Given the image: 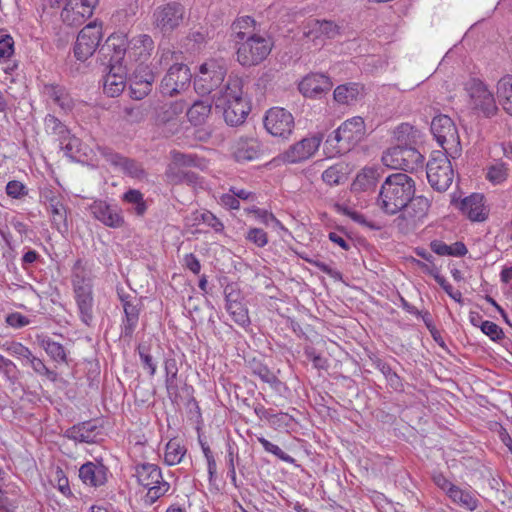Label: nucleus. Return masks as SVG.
Here are the masks:
<instances>
[{"label":"nucleus","mask_w":512,"mask_h":512,"mask_svg":"<svg viewBox=\"0 0 512 512\" xmlns=\"http://www.w3.org/2000/svg\"><path fill=\"white\" fill-rule=\"evenodd\" d=\"M416 192L415 181L405 173L391 174L381 185L377 206L387 215H396Z\"/></svg>","instance_id":"1"},{"label":"nucleus","mask_w":512,"mask_h":512,"mask_svg":"<svg viewBox=\"0 0 512 512\" xmlns=\"http://www.w3.org/2000/svg\"><path fill=\"white\" fill-rule=\"evenodd\" d=\"M134 470L137 483L148 490L144 497L145 504L152 505L169 491L170 484L164 481L161 469L157 465L139 463L135 465Z\"/></svg>","instance_id":"2"},{"label":"nucleus","mask_w":512,"mask_h":512,"mask_svg":"<svg viewBox=\"0 0 512 512\" xmlns=\"http://www.w3.org/2000/svg\"><path fill=\"white\" fill-rule=\"evenodd\" d=\"M449 156L442 151H433L426 165L428 182L438 192L446 191L454 179V170Z\"/></svg>","instance_id":"3"},{"label":"nucleus","mask_w":512,"mask_h":512,"mask_svg":"<svg viewBox=\"0 0 512 512\" xmlns=\"http://www.w3.org/2000/svg\"><path fill=\"white\" fill-rule=\"evenodd\" d=\"M237 44V61L242 66L258 65L266 59L272 49L270 39L258 34L249 35Z\"/></svg>","instance_id":"4"},{"label":"nucleus","mask_w":512,"mask_h":512,"mask_svg":"<svg viewBox=\"0 0 512 512\" xmlns=\"http://www.w3.org/2000/svg\"><path fill=\"white\" fill-rule=\"evenodd\" d=\"M431 132L444 153L449 154L452 158L459 154L461 151L460 137L454 122L449 116L438 115L434 117L431 122Z\"/></svg>","instance_id":"5"},{"label":"nucleus","mask_w":512,"mask_h":512,"mask_svg":"<svg viewBox=\"0 0 512 512\" xmlns=\"http://www.w3.org/2000/svg\"><path fill=\"white\" fill-rule=\"evenodd\" d=\"M227 74L223 63L209 60L199 67V73L194 79L195 91L205 95L216 92L222 85Z\"/></svg>","instance_id":"6"},{"label":"nucleus","mask_w":512,"mask_h":512,"mask_svg":"<svg viewBox=\"0 0 512 512\" xmlns=\"http://www.w3.org/2000/svg\"><path fill=\"white\" fill-rule=\"evenodd\" d=\"M423 161V155L410 146H394L387 149L382 155V162L385 166L410 172L422 167Z\"/></svg>","instance_id":"7"},{"label":"nucleus","mask_w":512,"mask_h":512,"mask_svg":"<svg viewBox=\"0 0 512 512\" xmlns=\"http://www.w3.org/2000/svg\"><path fill=\"white\" fill-rule=\"evenodd\" d=\"M431 207V200L423 195L413 196L407 205L399 212L395 219L397 227L401 230L416 228L424 223Z\"/></svg>","instance_id":"8"},{"label":"nucleus","mask_w":512,"mask_h":512,"mask_svg":"<svg viewBox=\"0 0 512 512\" xmlns=\"http://www.w3.org/2000/svg\"><path fill=\"white\" fill-rule=\"evenodd\" d=\"M103 37L102 24L97 21L87 24L78 33L74 44V56L77 60L84 62L89 59L99 47Z\"/></svg>","instance_id":"9"},{"label":"nucleus","mask_w":512,"mask_h":512,"mask_svg":"<svg viewBox=\"0 0 512 512\" xmlns=\"http://www.w3.org/2000/svg\"><path fill=\"white\" fill-rule=\"evenodd\" d=\"M184 13V7L176 2L159 6L153 13V26L164 35L171 33L182 23Z\"/></svg>","instance_id":"10"},{"label":"nucleus","mask_w":512,"mask_h":512,"mask_svg":"<svg viewBox=\"0 0 512 512\" xmlns=\"http://www.w3.org/2000/svg\"><path fill=\"white\" fill-rule=\"evenodd\" d=\"M191 79L192 74L187 65L173 63L161 81L160 91L163 95L174 96L186 90Z\"/></svg>","instance_id":"11"},{"label":"nucleus","mask_w":512,"mask_h":512,"mask_svg":"<svg viewBox=\"0 0 512 512\" xmlns=\"http://www.w3.org/2000/svg\"><path fill=\"white\" fill-rule=\"evenodd\" d=\"M264 126L274 137L286 139L294 130V117L284 108H270L264 118Z\"/></svg>","instance_id":"12"},{"label":"nucleus","mask_w":512,"mask_h":512,"mask_svg":"<svg viewBox=\"0 0 512 512\" xmlns=\"http://www.w3.org/2000/svg\"><path fill=\"white\" fill-rule=\"evenodd\" d=\"M98 0H67L61 19L68 26H80L93 15Z\"/></svg>","instance_id":"13"},{"label":"nucleus","mask_w":512,"mask_h":512,"mask_svg":"<svg viewBox=\"0 0 512 512\" xmlns=\"http://www.w3.org/2000/svg\"><path fill=\"white\" fill-rule=\"evenodd\" d=\"M467 89L473 109L481 111L485 117H492L497 113L494 96L482 82L473 80Z\"/></svg>","instance_id":"14"},{"label":"nucleus","mask_w":512,"mask_h":512,"mask_svg":"<svg viewBox=\"0 0 512 512\" xmlns=\"http://www.w3.org/2000/svg\"><path fill=\"white\" fill-rule=\"evenodd\" d=\"M128 49L129 42L126 35L112 34L100 48L99 53L105 58L109 57L108 63L112 65V69L121 70L122 62L126 53H128Z\"/></svg>","instance_id":"15"},{"label":"nucleus","mask_w":512,"mask_h":512,"mask_svg":"<svg viewBox=\"0 0 512 512\" xmlns=\"http://www.w3.org/2000/svg\"><path fill=\"white\" fill-rule=\"evenodd\" d=\"M242 100H245L243 97V80L236 75H229L226 82L212 95L215 108Z\"/></svg>","instance_id":"16"},{"label":"nucleus","mask_w":512,"mask_h":512,"mask_svg":"<svg viewBox=\"0 0 512 512\" xmlns=\"http://www.w3.org/2000/svg\"><path fill=\"white\" fill-rule=\"evenodd\" d=\"M100 151L107 162L120 169L125 175L137 180L146 178L147 173L140 162L124 157L109 148H102Z\"/></svg>","instance_id":"17"},{"label":"nucleus","mask_w":512,"mask_h":512,"mask_svg":"<svg viewBox=\"0 0 512 512\" xmlns=\"http://www.w3.org/2000/svg\"><path fill=\"white\" fill-rule=\"evenodd\" d=\"M90 211L95 219L110 228H121L125 224L124 216L117 205L97 200L90 205Z\"/></svg>","instance_id":"18"},{"label":"nucleus","mask_w":512,"mask_h":512,"mask_svg":"<svg viewBox=\"0 0 512 512\" xmlns=\"http://www.w3.org/2000/svg\"><path fill=\"white\" fill-rule=\"evenodd\" d=\"M322 139L323 137L319 133L303 138L285 151L284 159L289 163L307 160L318 150Z\"/></svg>","instance_id":"19"},{"label":"nucleus","mask_w":512,"mask_h":512,"mask_svg":"<svg viewBox=\"0 0 512 512\" xmlns=\"http://www.w3.org/2000/svg\"><path fill=\"white\" fill-rule=\"evenodd\" d=\"M337 130L343 143L342 150L348 151L359 143L366 133L364 120L359 116L346 120Z\"/></svg>","instance_id":"20"},{"label":"nucleus","mask_w":512,"mask_h":512,"mask_svg":"<svg viewBox=\"0 0 512 512\" xmlns=\"http://www.w3.org/2000/svg\"><path fill=\"white\" fill-rule=\"evenodd\" d=\"M108 468L99 461H88L79 468L80 480L89 487H100L107 482Z\"/></svg>","instance_id":"21"},{"label":"nucleus","mask_w":512,"mask_h":512,"mask_svg":"<svg viewBox=\"0 0 512 512\" xmlns=\"http://www.w3.org/2000/svg\"><path fill=\"white\" fill-rule=\"evenodd\" d=\"M101 428L93 421H84L67 429L64 436L70 440L80 443H96Z\"/></svg>","instance_id":"22"},{"label":"nucleus","mask_w":512,"mask_h":512,"mask_svg":"<svg viewBox=\"0 0 512 512\" xmlns=\"http://www.w3.org/2000/svg\"><path fill=\"white\" fill-rule=\"evenodd\" d=\"M458 207L471 221L482 222L488 215L484 206V196L478 193L461 200Z\"/></svg>","instance_id":"23"},{"label":"nucleus","mask_w":512,"mask_h":512,"mask_svg":"<svg viewBox=\"0 0 512 512\" xmlns=\"http://www.w3.org/2000/svg\"><path fill=\"white\" fill-rule=\"evenodd\" d=\"M331 87L332 82L329 77L323 74L308 75L299 83V91L305 97H315L329 91Z\"/></svg>","instance_id":"24"},{"label":"nucleus","mask_w":512,"mask_h":512,"mask_svg":"<svg viewBox=\"0 0 512 512\" xmlns=\"http://www.w3.org/2000/svg\"><path fill=\"white\" fill-rule=\"evenodd\" d=\"M46 207L51 215V222L61 234L68 232L67 210L58 196H45Z\"/></svg>","instance_id":"25"},{"label":"nucleus","mask_w":512,"mask_h":512,"mask_svg":"<svg viewBox=\"0 0 512 512\" xmlns=\"http://www.w3.org/2000/svg\"><path fill=\"white\" fill-rule=\"evenodd\" d=\"M215 109L222 112L224 120L229 126H238L244 123L250 112V105L245 99L238 102H230L224 107Z\"/></svg>","instance_id":"26"},{"label":"nucleus","mask_w":512,"mask_h":512,"mask_svg":"<svg viewBox=\"0 0 512 512\" xmlns=\"http://www.w3.org/2000/svg\"><path fill=\"white\" fill-rule=\"evenodd\" d=\"M141 303L134 299L132 303H125L123 307L124 317L121 323V337L131 339L139 323Z\"/></svg>","instance_id":"27"},{"label":"nucleus","mask_w":512,"mask_h":512,"mask_svg":"<svg viewBox=\"0 0 512 512\" xmlns=\"http://www.w3.org/2000/svg\"><path fill=\"white\" fill-rule=\"evenodd\" d=\"M261 144L255 138H239L235 144L234 157L237 162L252 161L259 158Z\"/></svg>","instance_id":"28"},{"label":"nucleus","mask_w":512,"mask_h":512,"mask_svg":"<svg viewBox=\"0 0 512 512\" xmlns=\"http://www.w3.org/2000/svg\"><path fill=\"white\" fill-rule=\"evenodd\" d=\"M154 49V41L147 34H140L129 42L128 56L136 61H145Z\"/></svg>","instance_id":"29"},{"label":"nucleus","mask_w":512,"mask_h":512,"mask_svg":"<svg viewBox=\"0 0 512 512\" xmlns=\"http://www.w3.org/2000/svg\"><path fill=\"white\" fill-rule=\"evenodd\" d=\"M74 294L81 321L87 326L91 325L94 304L92 289H82L79 287Z\"/></svg>","instance_id":"30"},{"label":"nucleus","mask_w":512,"mask_h":512,"mask_svg":"<svg viewBox=\"0 0 512 512\" xmlns=\"http://www.w3.org/2000/svg\"><path fill=\"white\" fill-rule=\"evenodd\" d=\"M42 92L64 111H69L74 106L73 98L63 86L45 84Z\"/></svg>","instance_id":"31"},{"label":"nucleus","mask_w":512,"mask_h":512,"mask_svg":"<svg viewBox=\"0 0 512 512\" xmlns=\"http://www.w3.org/2000/svg\"><path fill=\"white\" fill-rule=\"evenodd\" d=\"M110 71L104 77L103 89L104 92L110 97H116L120 95L126 85V76L121 66V70L112 69V65H109Z\"/></svg>","instance_id":"32"},{"label":"nucleus","mask_w":512,"mask_h":512,"mask_svg":"<svg viewBox=\"0 0 512 512\" xmlns=\"http://www.w3.org/2000/svg\"><path fill=\"white\" fill-rule=\"evenodd\" d=\"M378 171L372 167L363 168L354 179L351 190L353 192H366L375 188L378 182Z\"/></svg>","instance_id":"33"},{"label":"nucleus","mask_w":512,"mask_h":512,"mask_svg":"<svg viewBox=\"0 0 512 512\" xmlns=\"http://www.w3.org/2000/svg\"><path fill=\"white\" fill-rule=\"evenodd\" d=\"M449 498L454 504L468 511H475L480 505L475 491L462 489L459 486L452 490Z\"/></svg>","instance_id":"34"},{"label":"nucleus","mask_w":512,"mask_h":512,"mask_svg":"<svg viewBox=\"0 0 512 512\" xmlns=\"http://www.w3.org/2000/svg\"><path fill=\"white\" fill-rule=\"evenodd\" d=\"M251 372L254 376H257L261 381L267 383L273 390L279 391L283 383L280 379L272 372L267 365L260 361L253 359L250 362Z\"/></svg>","instance_id":"35"},{"label":"nucleus","mask_w":512,"mask_h":512,"mask_svg":"<svg viewBox=\"0 0 512 512\" xmlns=\"http://www.w3.org/2000/svg\"><path fill=\"white\" fill-rule=\"evenodd\" d=\"M183 101H174L159 106L156 110V121L159 124L170 123L185 110Z\"/></svg>","instance_id":"36"},{"label":"nucleus","mask_w":512,"mask_h":512,"mask_svg":"<svg viewBox=\"0 0 512 512\" xmlns=\"http://www.w3.org/2000/svg\"><path fill=\"white\" fill-rule=\"evenodd\" d=\"M363 87L358 83L339 85L334 90V99L340 104H351L362 95Z\"/></svg>","instance_id":"37"},{"label":"nucleus","mask_w":512,"mask_h":512,"mask_svg":"<svg viewBox=\"0 0 512 512\" xmlns=\"http://www.w3.org/2000/svg\"><path fill=\"white\" fill-rule=\"evenodd\" d=\"M39 344L54 362L58 364L68 363L66 348L59 342L44 336L39 339Z\"/></svg>","instance_id":"38"},{"label":"nucleus","mask_w":512,"mask_h":512,"mask_svg":"<svg viewBox=\"0 0 512 512\" xmlns=\"http://www.w3.org/2000/svg\"><path fill=\"white\" fill-rule=\"evenodd\" d=\"M255 30V20L250 16L237 18L231 25L232 37L236 43H240L249 35H253Z\"/></svg>","instance_id":"39"},{"label":"nucleus","mask_w":512,"mask_h":512,"mask_svg":"<svg viewBox=\"0 0 512 512\" xmlns=\"http://www.w3.org/2000/svg\"><path fill=\"white\" fill-rule=\"evenodd\" d=\"M497 95L504 110L512 116V75H506L498 81Z\"/></svg>","instance_id":"40"},{"label":"nucleus","mask_w":512,"mask_h":512,"mask_svg":"<svg viewBox=\"0 0 512 512\" xmlns=\"http://www.w3.org/2000/svg\"><path fill=\"white\" fill-rule=\"evenodd\" d=\"M123 201L131 205V212L138 217H143L147 211V204L143 194L136 189H129L123 194Z\"/></svg>","instance_id":"41"},{"label":"nucleus","mask_w":512,"mask_h":512,"mask_svg":"<svg viewBox=\"0 0 512 512\" xmlns=\"http://www.w3.org/2000/svg\"><path fill=\"white\" fill-rule=\"evenodd\" d=\"M211 104L207 101H195L187 111V117L193 125H200L211 113Z\"/></svg>","instance_id":"42"},{"label":"nucleus","mask_w":512,"mask_h":512,"mask_svg":"<svg viewBox=\"0 0 512 512\" xmlns=\"http://www.w3.org/2000/svg\"><path fill=\"white\" fill-rule=\"evenodd\" d=\"M186 453V448L177 439H171L165 448L164 461L173 466L181 462Z\"/></svg>","instance_id":"43"},{"label":"nucleus","mask_w":512,"mask_h":512,"mask_svg":"<svg viewBox=\"0 0 512 512\" xmlns=\"http://www.w3.org/2000/svg\"><path fill=\"white\" fill-rule=\"evenodd\" d=\"M72 284L74 292L77 291L79 287L82 289H92L91 281L87 277V273L80 259L75 262L72 269Z\"/></svg>","instance_id":"44"},{"label":"nucleus","mask_w":512,"mask_h":512,"mask_svg":"<svg viewBox=\"0 0 512 512\" xmlns=\"http://www.w3.org/2000/svg\"><path fill=\"white\" fill-rule=\"evenodd\" d=\"M225 309L236 324L243 328L250 326L251 320L249 317L248 309L243 302L234 304L231 307L225 306Z\"/></svg>","instance_id":"45"},{"label":"nucleus","mask_w":512,"mask_h":512,"mask_svg":"<svg viewBox=\"0 0 512 512\" xmlns=\"http://www.w3.org/2000/svg\"><path fill=\"white\" fill-rule=\"evenodd\" d=\"M166 176L174 183L185 182L189 185H197L200 179L199 175L194 172L182 170L175 171V167L173 165H170L166 170Z\"/></svg>","instance_id":"46"},{"label":"nucleus","mask_w":512,"mask_h":512,"mask_svg":"<svg viewBox=\"0 0 512 512\" xmlns=\"http://www.w3.org/2000/svg\"><path fill=\"white\" fill-rule=\"evenodd\" d=\"M173 164L180 167H198L203 169L205 164L203 159L195 154H186L178 151L172 152Z\"/></svg>","instance_id":"47"},{"label":"nucleus","mask_w":512,"mask_h":512,"mask_svg":"<svg viewBox=\"0 0 512 512\" xmlns=\"http://www.w3.org/2000/svg\"><path fill=\"white\" fill-rule=\"evenodd\" d=\"M303 37L315 45H322L324 42L320 20H309L303 27Z\"/></svg>","instance_id":"48"},{"label":"nucleus","mask_w":512,"mask_h":512,"mask_svg":"<svg viewBox=\"0 0 512 512\" xmlns=\"http://www.w3.org/2000/svg\"><path fill=\"white\" fill-rule=\"evenodd\" d=\"M26 364H28L37 375L46 377L52 382H55L58 378L57 372L49 369L44 361L34 356L33 353H31V356L26 360Z\"/></svg>","instance_id":"49"},{"label":"nucleus","mask_w":512,"mask_h":512,"mask_svg":"<svg viewBox=\"0 0 512 512\" xmlns=\"http://www.w3.org/2000/svg\"><path fill=\"white\" fill-rule=\"evenodd\" d=\"M0 349L13 357L23 359L25 361L31 356L32 353V351L27 346L17 341H5L0 343Z\"/></svg>","instance_id":"50"},{"label":"nucleus","mask_w":512,"mask_h":512,"mask_svg":"<svg viewBox=\"0 0 512 512\" xmlns=\"http://www.w3.org/2000/svg\"><path fill=\"white\" fill-rule=\"evenodd\" d=\"M44 124L48 132L59 136L60 139L66 140L70 135L67 127L53 115H47L45 117Z\"/></svg>","instance_id":"51"},{"label":"nucleus","mask_w":512,"mask_h":512,"mask_svg":"<svg viewBox=\"0 0 512 512\" xmlns=\"http://www.w3.org/2000/svg\"><path fill=\"white\" fill-rule=\"evenodd\" d=\"M342 140L338 130H334L326 139L324 149L329 157H333L338 154L348 152V150H342Z\"/></svg>","instance_id":"52"},{"label":"nucleus","mask_w":512,"mask_h":512,"mask_svg":"<svg viewBox=\"0 0 512 512\" xmlns=\"http://www.w3.org/2000/svg\"><path fill=\"white\" fill-rule=\"evenodd\" d=\"M195 221L200 224L203 223L212 228L216 233H221L224 230L223 223L210 211L197 213Z\"/></svg>","instance_id":"53"},{"label":"nucleus","mask_w":512,"mask_h":512,"mask_svg":"<svg viewBox=\"0 0 512 512\" xmlns=\"http://www.w3.org/2000/svg\"><path fill=\"white\" fill-rule=\"evenodd\" d=\"M149 350V347L144 344H139V346L137 347V351L143 368L148 371L150 376H154L157 371V365L152 355L150 354Z\"/></svg>","instance_id":"54"},{"label":"nucleus","mask_w":512,"mask_h":512,"mask_svg":"<svg viewBox=\"0 0 512 512\" xmlns=\"http://www.w3.org/2000/svg\"><path fill=\"white\" fill-rule=\"evenodd\" d=\"M156 79V74L149 66H145L140 64L137 66L133 73V77L131 80L137 81L139 83L147 84V86L152 88V85Z\"/></svg>","instance_id":"55"},{"label":"nucleus","mask_w":512,"mask_h":512,"mask_svg":"<svg viewBox=\"0 0 512 512\" xmlns=\"http://www.w3.org/2000/svg\"><path fill=\"white\" fill-rule=\"evenodd\" d=\"M508 169L504 163L491 165L487 170L486 178L493 184H501L507 179Z\"/></svg>","instance_id":"56"},{"label":"nucleus","mask_w":512,"mask_h":512,"mask_svg":"<svg viewBox=\"0 0 512 512\" xmlns=\"http://www.w3.org/2000/svg\"><path fill=\"white\" fill-rule=\"evenodd\" d=\"M416 264L423 271H425V272L429 273L430 275H432L434 277L435 281L442 287V289L447 294L452 292V290L454 289L453 286L450 283H448L446 281V279L438 273L437 269L434 266L431 267L428 264H426L424 262H421L419 260H416Z\"/></svg>","instance_id":"57"},{"label":"nucleus","mask_w":512,"mask_h":512,"mask_svg":"<svg viewBox=\"0 0 512 512\" xmlns=\"http://www.w3.org/2000/svg\"><path fill=\"white\" fill-rule=\"evenodd\" d=\"M258 442L262 445L264 450L268 453H271L281 459L284 462L291 463L293 462V458L285 453L279 446L273 444L272 442L268 441L264 437H258Z\"/></svg>","instance_id":"58"},{"label":"nucleus","mask_w":512,"mask_h":512,"mask_svg":"<svg viewBox=\"0 0 512 512\" xmlns=\"http://www.w3.org/2000/svg\"><path fill=\"white\" fill-rule=\"evenodd\" d=\"M122 113L123 119L129 123H140L145 118V113L141 106H125Z\"/></svg>","instance_id":"59"},{"label":"nucleus","mask_w":512,"mask_h":512,"mask_svg":"<svg viewBox=\"0 0 512 512\" xmlns=\"http://www.w3.org/2000/svg\"><path fill=\"white\" fill-rule=\"evenodd\" d=\"M235 458H238V452L235 450L234 445L228 444L227 445V466H228V475L231 479L232 484L237 487V477H236V470H235Z\"/></svg>","instance_id":"60"},{"label":"nucleus","mask_w":512,"mask_h":512,"mask_svg":"<svg viewBox=\"0 0 512 512\" xmlns=\"http://www.w3.org/2000/svg\"><path fill=\"white\" fill-rule=\"evenodd\" d=\"M481 331L490 337L491 340L497 341L504 337L502 329L494 322L485 320L480 325Z\"/></svg>","instance_id":"61"},{"label":"nucleus","mask_w":512,"mask_h":512,"mask_svg":"<svg viewBox=\"0 0 512 512\" xmlns=\"http://www.w3.org/2000/svg\"><path fill=\"white\" fill-rule=\"evenodd\" d=\"M343 213L346 216H348L351 220H353L354 222H356L364 227H368L372 230L380 229L379 225H377L376 223H374L372 221L367 220L363 214H361L357 211L351 210L349 208H344Z\"/></svg>","instance_id":"62"},{"label":"nucleus","mask_w":512,"mask_h":512,"mask_svg":"<svg viewBox=\"0 0 512 512\" xmlns=\"http://www.w3.org/2000/svg\"><path fill=\"white\" fill-rule=\"evenodd\" d=\"M246 239L258 247H264L268 243L267 233L260 228H251L247 232Z\"/></svg>","instance_id":"63"},{"label":"nucleus","mask_w":512,"mask_h":512,"mask_svg":"<svg viewBox=\"0 0 512 512\" xmlns=\"http://www.w3.org/2000/svg\"><path fill=\"white\" fill-rule=\"evenodd\" d=\"M343 174L337 166H331L322 173V180L330 186L339 185Z\"/></svg>","instance_id":"64"}]
</instances>
